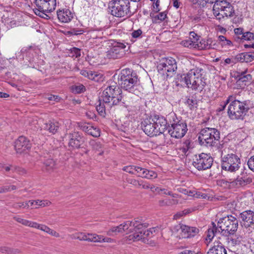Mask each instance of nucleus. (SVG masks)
Here are the masks:
<instances>
[{
	"instance_id": "ea45409f",
	"label": "nucleus",
	"mask_w": 254,
	"mask_h": 254,
	"mask_svg": "<svg viewBox=\"0 0 254 254\" xmlns=\"http://www.w3.org/2000/svg\"><path fill=\"white\" fill-rule=\"evenodd\" d=\"M218 40L219 41V43L221 45L222 47H226V46H232V42L227 39L225 36L220 35L218 37Z\"/></svg>"
},
{
	"instance_id": "3c124183",
	"label": "nucleus",
	"mask_w": 254,
	"mask_h": 254,
	"mask_svg": "<svg viewBox=\"0 0 254 254\" xmlns=\"http://www.w3.org/2000/svg\"><path fill=\"white\" fill-rule=\"evenodd\" d=\"M71 56L77 58L80 56V50L77 48H73L70 51Z\"/></svg>"
},
{
	"instance_id": "20e7f679",
	"label": "nucleus",
	"mask_w": 254,
	"mask_h": 254,
	"mask_svg": "<svg viewBox=\"0 0 254 254\" xmlns=\"http://www.w3.org/2000/svg\"><path fill=\"white\" fill-rule=\"evenodd\" d=\"M169 123L168 132L170 135L176 138H181L186 133L188 128L185 121L177 117L174 112H171L167 115Z\"/></svg>"
},
{
	"instance_id": "8fccbe9b",
	"label": "nucleus",
	"mask_w": 254,
	"mask_h": 254,
	"mask_svg": "<svg viewBox=\"0 0 254 254\" xmlns=\"http://www.w3.org/2000/svg\"><path fill=\"white\" fill-rule=\"evenodd\" d=\"M217 231V228H213L212 229H209L206 240H209L211 241L215 235V232L216 233Z\"/></svg>"
},
{
	"instance_id": "4d7b16f0",
	"label": "nucleus",
	"mask_w": 254,
	"mask_h": 254,
	"mask_svg": "<svg viewBox=\"0 0 254 254\" xmlns=\"http://www.w3.org/2000/svg\"><path fill=\"white\" fill-rule=\"evenodd\" d=\"M12 171L20 175H23L26 173V170L24 169L17 166H13Z\"/></svg>"
},
{
	"instance_id": "c03bdc74",
	"label": "nucleus",
	"mask_w": 254,
	"mask_h": 254,
	"mask_svg": "<svg viewBox=\"0 0 254 254\" xmlns=\"http://www.w3.org/2000/svg\"><path fill=\"white\" fill-rule=\"evenodd\" d=\"M90 145L92 146V147L94 150L99 152L98 153L99 155H101L103 154V152L101 149L102 145L99 142L92 141L90 142Z\"/></svg>"
},
{
	"instance_id": "09e8293b",
	"label": "nucleus",
	"mask_w": 254,
	"mask_h": 254,
	"mask_svg": "<svg viewBox=\"0 0 254 254\" xmlns=\"http://www.w3.org/2000/svg\"><path fill=\"white\" fill-rule=\"evenodd\" d=\"M244 62H251L254 60V54L252 53H244Z\"/></svg>"
},
{
	"instance_id": "864d4df0",
	"label": "nucleus",
	"mask_w": 254,
	"mask_h": 254,
	"mask_svg": "<svg viewBox=\"0 0 254 254\" xmlns=\"http://www.w3.org/2000/svg\"><path fill=\"white\" fill-rule=\"evenodd\" d=\"M135 171H134V175H136L137 176V177H143L144 176L143 175V172H144L145 171H144V168H142V167H140L139 166H135Z\"/></svg>"
},
{
	"instance_id": "6e6d98bb",
	"label": "nucleus",
	"mask_w": 254,
	"mask_h": 254,
	"mask_svg": "<svg viewBox=\"0 0 254 254\" xmlns=\"http://www.w3.org/2000/svg\"><path fill=\"white\" fill-rule=\"evenodd\" d=\"M148 176H146V179L152 180L157 178L158 175L157 173L153 170H149L147 171Z\"/></svg>"
},
{
	"instance_id": "393cba45",
	"label": "nucleus",
	"mask_w": 254,
	"mask_h": 254,
	"mask_svg": "<svg viewBox=\"0 0 254 254\" xmlns=\"http://www.w3.org/2000/svg\"><path fill=\"white\" fill-rule=\"evenodd\" d=\"M207 254H227L226 250L224 245L219 242L214 243L213 246L210 248Z\"/></svg>"
},
{
	"instance_id": "79ce46f5",
	"label": "nucleus",
	"mask_w": 254,
	"mask_h": 254,
	"mask_svg": "<svg viewBox=\"0 0 254 254\" xmlns=\"http://www.w3.org/2000/svg\"><path fill=\"white\" fill-rule=\"evenodd\" d=\"M184 45L190 48L197 49L198 43L196 41H192L191 38L190 39L183 41Z\"/></svg>"
},
{
	"instance_id": "423d86ee",
	"label": "nucleus",
	"mask_w": 254,
	"mask_h": 254,
	"mask_svg": "<svg viewBox=\"0 0 254 254\" xmlns=\"http://www.w3.org/2000/svg\"><path fill=\"white\" fill-rule=\"evenodd\" d=\"M220 132L215 128L205 127L201 129L198 135V141L201 145L212 147L220 139Z\"/></svg>"
},
{
	"instance_id": "1a4fd4ad",
	"label": "nucleus",
	"mask_w": 254,
	"mask_h": 254,
	"mask_svg": "<svg viewBox=\"0 0 254 254\" xmlns=\"http://www.w3.org/2000/svg\"><path fill=\"white\" fill-rule=\"evenodd\" d=\"M221 155V167L223 170L235 172L240 169L241 160L238 155L232 153L223 156V151Z\"/></svg>"
},
{
	"instance_id": "b1692460",
	"label": "nucleus",
	"mask_w": 254,
	"mask_h": 254,
	"mask_svg": "<svg viewBox=\"0 0 254 254\" xmlns=\"http://www.w3.org/2000/svg\"><path fill=\"white\" fill-rule=\"evenodd\" d=\"M85 241L91 242H109L110 241L111 239L109 238H104L101 235H98L96 234H85Z\"/></svg>"
},
{
	"instance_id": "f3484780",
	"label": "nucleus",
	"mask_w": 254,
	"mask_h": 254,
	"mask_svg": "<svg viewBox=\"0 0 254 254\" xmlns=\"http://www.w3.org/2000/svg\"><path fill=\"white\" fill-rule=\"evenodd\" d=\"M14 147L17 153H26L30 149L31 143L25 137L21 136L15 141Z\"/></svg>"
},
{
	"instance_id": "f03ea898",
	"label": "nucleus",
	"mask_w": 254,
	"mask_h": 254,
	"mask_svg": "<svg viewBox=\"0 0 254 254\" xmlns=\"http://www.w3.org/2000/svg\"><path fill=\"white\" fill-rule=\"evenodd\" d=\"M115 84L118 83L124 89L129 92L136 94L137 88L139 85V80L136 73L129 68H127L121 71L117 70L113 76Z\"/></svg>"
},
{
	"instance_id": "c9c22d12",
	"label": "nucleus",
	"mask_w": 254,
	"mask_h": 254,
	"mask_svg": "<svg viewBox=\"0 0 254 254\" xmlns=\"http://www.w3.org/2000/svg\"><path fill=\"white\" fill-rule=\"evenodd\" d=\"M167 17V12L165 11L159 13L153 17V22L154 23H160L164 21Z\"/></svg>"
},
{
	"instance_id": "7ed1b4c3",
	"label": "nucleus",
	"mask_w": 254,
	"mask_h": 254,
	"mask_svg": "<svg viewBox=\"0 0 254 254\" xmlns=\"http://www.w3.org/2000/svg\"><path fill=\"white\" fill-rule=\"evenodd\" d=\"M202 69L196 67L190 69L187 74L181 76V81L184 82L188 88L195 90L201 91L205 83L202 79Z\"/></svg>"
},
{
	"instance_id": "f8f14e48",
	"label": "nucleus",
	"mask_w": 254,
	"mask_h": 254,
	"mask_svg": "<svg viewBox=\"0 0 254 254\" xmlns=\"http://www.w3.org/2000/svg\"><path fill=\"white\" fill-rule=\"evenodd\" d=\"M14 219L24 226L40 230L56 238H59L60 236L59 233L45 225L39 224L36 222L31 221L20 217H14Z\"/></svg>"
},
{
	"instance_id": "72a5a7b5",
	"label": "nucleus",
	"mask_w": 254,
	"mask_h": 254,
	"mask_svg": "<svg viewBox=\"0 0 254 254\" xmlns=\"http://www.w3.org/2000/svg\"><path fill=\"white\" fill-rule=\"evenodd\" d=\"M251 80L252 76L251 74H246L245 73L243 72L240 75L237 82L239 85L242 84V85H246L248 83L251 81Z\"/></svg>"
},
{
	"instance_id": "37998d69",
	"label": "nucleus",
	"mask_w": 254,
	"mask_h": 254,
	"mask_svg": "<svg viewBox=\"0 0 254 254\" xmlns=\"http://www.w3.org/2000/svg\"><path fill=\"white\" fill-rule=\"evenodd\" d=\"M44 165L48 171L52 169L56 166L55 162L52 159H48L45 160L44 162Z\"/></svg>"
},
{
	"instance_id": "a878e982",
	"label": "nucleus",
	"mask_w": 254,
	"mask_h": 254,
	"mask_svg": "<svg viewBox=\"0 0 254 254\" xmlns=\"http://www.w3.org/2000/svg\"><path fill=\"white\" fill-rule=\"evenodd\" d=\"M82 129L88 134L94 137H98L100 135L99 129L89 124H84L82 126Z\"/></svg>"
},
{
	"instance_id": "f704fd0d",
	"label": "nucleus",
	"mask_w": 254,
	"mask_h": 254,
	"mask_svg": "<svg viewBox=\"0 0 254 254\" xmlns=\"http://www.w3.org/2000/svg\"><path fill=\"white\" fill-rule=\"evenodd\" d=\"M186 103L190 110H194L197 108V101L194 96L189 97L187 99Z\"/></svg>"
},
{
	"instance_id": "a19ab883",
	"label": "nucleus",
	"mask_w": 254,
	"mask_h": 254,
	"mask_svg": "<svg viewBox=\"0 0 254 254\" xmlns=\"http://www.w3.org/2000/svg\"><path fill=\"white\" fill-rule=\"evenodd\" d=\"M85 233L77 232L69 235L70 238L72 240H78L79 241H85Z\"/></svg>"
},
{
	"instance_id": "0eeeda50",
	"label": "nucleus",
	"mask_w": 254,
	"mask_h": 254,
	"mask_svg": "<svg viewBox=\"0 0 254 254\" xmlns=\"http://www.w3.org/2000/svg\"><path fill=\"white\" fill-rule=\"evenodd\" d=\"M238 228V220L230 215L219 219L217 223L218 231L223 236L233 235Z\"/></svg>"
},
{
	"instance_id": "2f4dec72",
	"label": "nucleus",
	"mask_w": 254,
	"mask_h": 254,
	"mask_svg": "<svg viewBox=\"0 0 254 254\" xmlns=\"http://www.w3.org/2000/svg\"><path fill=\"white\" fill-rule=\"evenodd\" d=\"M224 239L225 241L224 244L229 248H233L239 245L241 242L238 238H233L232 237L224 236Z\"/></svg>"
},
{
	"instance_id": "bb28decb",
	"label": "nucleus",
	"mask_w": 254,
	"mask_h": 254,
	"mask_svg": "<svg viewBox=\"0 0 254 254\" xmlns=\"http://www.w3.org/2000/svg\"><path fill=\"white\" fill-rule=\"evenodd\" d=\"M252 180L250 178H243L237 177L236 179L232 180L231 185L233 188L244 187L252 183Z\"/></svg>"
},
{
	"instance_id": "338daca9",
	"label": "nucleus",
	"mask_w": 254,
	"mask_h": 254,
	"mask_svg": "<svg viewBox=\"0 0 254 254\" xmlns=\"http://www.w3.org/2000/svg\"><path fill=\"white\" fill-rule=\"evenodd\" d=\"M153 192H159L160 191L161 188L155 187L153 185H150V188H149Z\"/></svg>"
},
{
	"instance_id": "aec40b11",
	"label": "nucleus",
	"mask_w": 254,
	"mask_h": 254,
	"mask_svg": "<svg viewBox=\"0 0 254 254\" xmlns=\"http://www.w3.org/2000/svg\"><path fill=\"white\" fill-rule=\"evenodd\" d=\"M154 120L157 135L163 133L169 127L167 116L165 118L163 116L155 115L154 116Z\"/></svg>"
},
{
	"instance_id": "f257e3e1",
	"label": "nucleus",
	"mask_w": 254,
	"mask_h": 254,
	"mask_svg": "<svg viewBox=\"0 0 254 254\" xmlns=\"http://www.w3.org/2000/svg\"><path fill=\"white\" fill-rule=\"evenodd\" d=\"M148 226V223L145 222L142 217H138L132 221H127L119 226H112V233H131L126 237L127 240L137 241L150 237V235L155 232L154 228L146 230Z\"/></svg>"
},
{
	"instance_id": "412c9836",
	"label": "nucleus",
	"mask_w": 254,
	"mask_h": 254,
	"mask_svg": "<svg viewBox=\"0 0 254 254\" xmlns=\"http://www.w3.org/2000/svg\"><path fill=\"white\" fill-rule=\"evenodd\" d=\"M241 219V223L242 226L248 228L254 225V212L252 210H246L240 214Z\"/></svg>"
},
{
	"instance_id": "473e14b6",
	"label": "nucleus",
	"mask_w": 254,
	"mask_h": 254,
	"mask_svg": "<svg viewBox=\"0 0 254 254\" xmlns=\"http://www.w3.org/2000/svg\"><path fill=\"white\" fill-rule=\"evenodd\" d=\"M130 183L139 189H149L150 188V184L143 180L132 179L130 180Z\"/></svg>"
},
{
	"instance_id": "7c9ffc66",
	"label": "nucleus",
	"mask_w": 254,
	"mask_h": 254,
	"mask_svg": "<svg viewBox=\"0 0 254 254\" xmlns=\"http://www.w3.org/2000/svg\"><path fill=\"white\" fill-rule=\"evenodd\" d=\"M201 43H204L203 46L198 45L197 49L199 50H206L210 49H214L216 42L213 41L212 39L209 38L206 40H202Z\"/></svg>"
},
{
	"instance_id": "5701e85b",
	"label": "nucleus",
	"mask_w": 254,
	"mask_h": 254,
	"mask_svg": "<svg viewBox=\"0 0 254 254\" xmlns=\"http://www.w3.org/2000/svg\"><path fill=\"white\" fill-rule=\"evenodd\" d=\"M57 16L62 22L67 23L73 18V14L69 9H64L57 11Z\"/></svg>"
},
{
	"instance_id": "de8ad7c7",
	"label": "nucleus",
	"mask_w": 254,
	"mask_h": 254,
	"mask_svg": "<svg viewBox=\"0 0 254 254\" xmlns=\"http://www.w3.org/2000/svg\"><path fill=\"white\" fill-rule=\"evenodd\" d=\"M241 39L244 40H251L254 39V34L250 32L244 33L243 36L241 37Z\"/></svg>"
},
{
	"instance_id": "774afa93",
	"label": "nucleus",
	"mask_w": 254,
	"mask_h": 254,
	"mask_svg": "<svg viewBox=\"0 0 254 254\" xmlns=\"http://www.w3.org/2000/svg\"><path fill=\"white\" fill-rule=\"evenodd\" d=\"M47 98L48 100L51 101H58L60 100V97L59 96L53 95H49Z\"/></svg>"
},
{
	"instance_id": "49530a36",
	"label": "nucleus",
	"mask_w": 254,
	"mask_h": 254,
	"mask_svg": "<svg viewBox=\"0 0 254 254\" xmlns=\"http://www.w3.org/2000/svg\"><path fill=\"white\" fill-rule=\"evenodd\" d=\"M232 180L229 179V180H227L226 179H222L219 181V185L222 187L224 188H228L229 189L233 188L232 186L231 185Z\"/></svg>"
},
{
	"instance_id": "a18cd8bd",
	"label": "nucleus",
	"mask_w": 254,
	"mask_h": 254,
	"mask_svg": "<svg viewBox=\"0 0 254 254\" xmlns=\"http://www.w3.org/2000/svg\"><path fill=\"white\" fill-rule=\"evenodd\" d=\"M30 207V203L29 202V201L25 202H17L12 205V207L16 209H19L21 208H29Z\"/></svg>"
},
{
	"instance_id": "e2e57ef3",
	"label": "nucleus",
	"mask_w": 254,
	"mask_h": 254,
	"mask_svg": "<svg viewBox=\"0 0 254 254\" xmlns=\"http://www.w3.org/2000/svg\"><path fill=\"white\" fill-rule=\"evenodd\" d=\"M235 34L238 36L239 38H241V37L243 36L244 34L243 29L242 28H237L234 29Z\"/></svg>"
},
{
	"instance_id": "4be33fe9",
	"label": "nucleus",
	"mask_w": 254,
	"mask_h": 254,
	"mask_svg": "<svg viewBox=\"0 0 254 254\" xmlns=\"http://www.w3.org/2000/svg\"><path fill=\"white\" fill-rule=\"evenodd\" d=\"M125 47L124 44L112 40V59L121 58L124 54V49Z\"/></svg>"
},
{
	"instance_id": "a211bd4d",
	"label": "nucleus",
	"mask_w": 254,
	"mask_h": 254,
	"mask_svg": "<svg viewBox=\"0 0 254 254\" xmlns=\"http://www.w3.org/2000/svg\"><path fill=\"white\" fill-rule=\"evenodd\" d=\"M69 138L68 145L72 148H79L84 142V138L82 133L78 131H73L68 134Z\"/></svg>"
},
{
	"instance_id": "13d9d810",
	"label": "nucleus",
	"mask_w": 254,
	"mask_h": 254,
	"mask_svg": "<svg viewBox=\"0 0 254 254\" xmlns=\"http://www.w3.org/2000/svg\"><path fill=\"white\" fill-rule=\"evenodd\" d=\"M1 251L2 253L5 252L7 253H19L20 251L18 249L12 250L8 247H3L1 248Z\"/></svg>"
},
{
	"instance_id": "4c0bfd02",
	"label": "nucleus",
	"mask_w": 254,
	"mask_h": 254,
	"mask_svg": "<svg viewBox=\"0 0 254 254\" xmlns=\"http://www.w3.org/2000/svg\"><path fill=\"white\" fill-rule=\"evenodd\" d=\"M71 90L75 94H79L83 92L85 90L84 86L81 84H77L72 85L71 87Z\"/></svg>"
},
{
	"instance_id": "bf43d9fd",
	"label": "nucleus",
	"mask_w": 254,
	"mask_h": 254,
	"mask_svg": "<svg viewBox=\"0 0 254 254\" xmlns=\"http://www.w3.org/2000/svg\"><path fill=\"white\" fill-rule=\"evenodd\" d=\"M142 34V31L140 29H138L136 30H134L131 33L132 38H138L141 37V35Z\"/></svg>"
},
{
	"instance_id": "39448f33",
	"label": "nucleus",
	"mask_w": 254,
	"mask_h": 254,
	"mask_svg": "<svg viewBox=\"0 0 254 254\" xmlns=\"http://www.w3.org/2000/svg\"><path fill=\"white\" fill-rule=\"evenodd\" d=\"M250 108V101L241 102L238 100H235L230 104L228 113L230 118L233 120L243 119Z\"/></svg>"
},
{
	"instance_id": "58836bf2",
	"label": "nucleus",
	"mask_w": 254,
	"mask_h": 254,
	"mask_svg": "<svg viewBox=\"0 0 254 254\" xmlns=\"http://www.w3.org/2000/svg\"><path fill=\"white\" fill-rule=\"evenodd\" d=\"M89 79L96 82H99L103 80V75L97 72L91 71Z\"/></svg>"
},
{
	"instance_id": "6ab92c4d",
	"label": "nucleus",
	"mask_w": 254,
	"mask_h": 254,
	"mask_svg": "<svg viewBox=\"0 0 254 254\" xmlns=\"http://www.w3.org/2000/svg\"><path fill=\"white\" fill-rule=\"evenodd\" d=\"M175 229L178 231L180 229L182 236L189 238L193 237L199 233V229L195 227H191L186 225L179 224L175 226Z\"/></svg>"
},
{
	"instance_id": "5fc2aeb1",
	"label": "nucleus",
	"mask_w": 254,
	"mask_h": 254,
	"mask_svg": "<svg viewBox=\"0 0 254 254\" xmlns=\"http://www.w3.org/2000/svg\"><path fill=\"white\" fill-rule=\"evenodd\" d=\"M135 168V166H127L123 168V170L131 175H134V171Z\"/></svg>"
},
{
	"instance_id": "6e6552de",
	"label": "nucleus",
	"mask_w": 254,
	"mask_h": 254,
	"mask_svg": "<svg viewBox=\"0 0 254 254\" xmlns=\"http://www.w3.org/2000/svg\"><path fill=\"white\" fill-rule=\"evenodd\" d=\"M213 11L214 16L219 20L224 17H232L235 13L233 6L225 0L216 1L213 5Z\"/></svg>"
},
{
	"instance_id": "ddd939ff",
	"label": "nucleus",
	"mask_w": 254,
	"mask_h": 254,
	"mask_svg": "<svg viewBox=\"0 0 254 254\" xmlns=\"http://www.w3.org/2000/svg\"><path fill=\"white\" fill-rule=\"evenodd\" d=\"M128 0H112V15L118 17H124L129 12Z\"/></svg>"
},
{
	"instance_id": "680f3d73",
	"label": "nucleus",
	"mask_w": 254,
	"mask_h": 254,
	"mask_svg": "<svg viewBox=\"0 0 254 254\" xmlns=\"http://www.w3.org/2000/svg\"><path fill=\"white\" fill-rule=\"evenodd\" d=\"M244 53L238 54L236 56H234V58L235 59V64L239 62H241V63L244 62Z\"/></svg>"
},
{
	"instance_id": "052dcab7",
	"label": "nucleus",
	"mask_w": 254,
	"mask_h": 254,
	"mask_svg": "<svg viewBox=\"0 0 254 254\" xmlns=\"http://www.w3.org/2000/svg\"><path fill=\"white\" fill-rule=\"evenodd\" d=\"M247 164L249 168L254 172V155L249 159Z\"/></svg>"
},
{
	"instance_id": "e433bc0d",
	"label": "nucleus",
	"mask_w": 254,
	"mask_h": 254,
	"mask_svg": "<svg viewBox=\"0 0 254 254\" xmlns=\"http://www.w3.org/2000/svg\"><path fill=\"white\" fill-rule=\"evenodd\" d=\"M190 141L189 140H186L183 143L182 146L180 149V151L186 156H188L190 152Z\"/></svg>"
},
{
	"instance_id": "c756f323",
	"label": "nucleus",
	"mask_w": 254,
	"mask_h": 254,
	"mask_svg": "<svg viewBox=\"0 0 254 254\" xmlns=\"http://www.w3.org/2000/svg\"><path fill=\"white\" fill-rule=\"evenodd\" d=\"M59 126V123L55 121H49L48 123L44 124L43 128L47 130H48L50 132L53 134L55 133L58 128Z\"/></svg>"
},
{
	"instance_id": "9b49d317",
	"label": "nucleus",
	"mask_w": 254,
	"mask_h": 254,
	"mask_svg": "<svg viewBox=\"0 0 254 254\" xmlns=\"http://www.w3.org/2000/svg\"><path fill=\"white\" fill-rule=\"evenodd\" d=\"M36 7L33 9L35 14L41 17L46 15V12H52L55 9L57 0H35Z\"/></svg>"
},
{
	"instance_id": "c85d7f7f",
	"label": "nucleus",
	"mask_w": 254,
	"mask_h": 254,
	"mask_svg": "<svg viewBox=\"0 0 254 254\" xmlns=\"http://www.w3.org/2000/svg\"><path fill=\"white\" fill-rule=\"evenodd\" d=\"M30 206H32V208H38L39 207H44L49 206L51 202L48 200H29Z\"/></svg>"
},
{
	"instance_id": "cd10ccee",
	"label": "nucleus",
	"mask_w": 254,
	"mask_h": 254,
	"mask_svg": "<svg viewBox=\"0 0 254 254\" xmlns=\"http://www.w3.org/2000/svg\"><path fill=\"white\" fill-rule=\"evenodd\" d=\"M114 93H112V105H117L118 104H123L121 102L122 96L121 95L122 90L119 87L116 86L115 88L112 89Z\"/></svg>"
},
{
	"instance_id": "2eb2a0df",
	"label": "nucleus",
	"mask_w": 254,
	"mask_h": 254,
	"mask_svg": "<svg viewBox=\"0 0 254 254\" xmlns=\"http://www.w3.org/2000/svg\"><path fill=\"white\" fill-rule=\"evenodd\" d=\"M213 162V159L209 154L202 153L196 155L192 164L198 170L202 171L209 169Z\"/></svg>"
},
{
	"instance_id": "69168bd1",
	"label": "nucleus",
	"mask_w": 254,
	"mask_h": 254,
	"mask_svg": "<svg viewBox=\"0 0 254 254\" xmlns=\"http://www.w3.org/2000/svg\"><path fill=\"white\" fill-rule=\"evenodd\" d=\"M178 254H202L201 253H196L195 252L189 250H184L183 251L179 253Z\"/></svg>"
},
{
	"instance_id": "9d476101",
	"label": "nucleus",
	"mask_w": 254,
	"mask_h": 254,
	"mask_svg": "<svg viewBox=\"0 0 254 254\" xmlns=\"http://www.w3.org/2000/svg\"><path fill=\"white\" fill-rule=\"evenodd\" d=\"M111 94V86H108L99 97V104L97 105L96 110L102 117H105L108 113H110V110L111 108L110 104Z\"/></svg>"
},
{
	"instance_id": "603ef678",
	"label": "nucleus",
	"mask_w": 254,
	"mask_h": 254,
	"mask_svg": "<svg viewBox=\"0 0 254 254\" xmlns=\"http://www.w3.org/2000/svg\"><path fill=\"white\" fill-rule=\"evenodd\" d=\"M128 124H125V125H122L121 127H119V125L118 124L113 125L112 124V128H116L119 130L123 131L124 132H126L127 130L128 129Z\"/></svg>"
},
{
	"instance_id": "dca6fc26",
	"label": "nucleus",
	"mask_w": 254,
	"mask_h": 254,
	"mask_svg": "<svg viewBox=\"0 0 254 254\" xmlns=\"http://www.w3.org/2000/svg\"><path fill=\"white\" fill-rule=\"evenodd\" d=\"M141 127L146 134L150 136H156V128L154 116L145 119L141 122Z\"/></svg>"
},
{
	"instance_id": "4468645a",
	"label": "nucleus",
	"mask_w": 254,
	"mask_h": 254,
	"mask_svg": "<svg viewBox=\"0 0 254 254\" xmlns=\"http://www.w3.org/2000/svg\"><path fill=\"white\" fill-rule=\"evenodd\" d=\"M157 68L160 73L172 76L177 69V62L172 58H167L158 65Z\"/></svg>"
},
{
	"instance_id": "0e129e2a",
	"label": "nucleus",
	"mask_w": 254,
	"mask_h": 254,
	"mask_svg": "<svg viewBox=\"0 0 254 254\" xmlns=\"http://www.w3.org/2000/svg\"><path fill=\"white\" fill-rule=\"evenodd\" d=\"M167 204L168 206L176 205L178 203V200L174 198L167 199Z\"/></svg>"
}]
</instances>
